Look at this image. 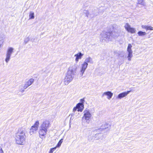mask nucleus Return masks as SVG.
I'll return each mask as SVG.
<instances>
[{"mask_svg": "<svg viewBox=\"0 0 153 153\" xmlns=\"http://www.w3.org/2000/svg\"><path fill=\"white\" fill-rule=\"evenodd\" d=\"M25 133L22 128H19L16 135L15 141L16 143L24 145L26 142Z\"/></svg>", "mask_w": 153, "mask_h": 153, "instance_id": "obj_1", "label": "nucleus"}, {"mask_svg": "<svg viewBox=\"0 0 153 153\" xmlns=\"http://www.w3.org/2000/svg\"><path fill=\"white\" fill-rule=\"evenodd\" d=\"M76 70V68H72V67H70L68 68V72L65 78L64 83L65 85L68 84L71 82L73 79V75Z\"/></svg>", "mask_w": 153, "mask_h": 153, "instance_id": "obj_2", "label": "nucleus"}, {"mask_svg": "<svg viewBox=\"0 0 153 153\" xmlns=\"http://www.w3.org/2000/svg\"><path fill=\"white\" fill-rule=\"evenodd\" d=\"M84 108V106L83 104L79 103L76 104V107L74 108L73 111L75 112L77 109L78 111L82 112L83 111Z\"/></svg>", "mask_w": 153, "mask_h": 153, "instance_id": "obj_3", "label": "nucleus"}, {"mask_svg": "<svg viewBox=\"0 0 153 153\" xmlns=\"http://www.w3.org/2000/svg\"><path fill=\"white\" fill-rule=\"evenodd\" d=\"M39 125V122L38 121H36L34 125L32 126L30 129V133H33L36 131L38 129Z\"/></svg>", "mask_w": 153, "mask_h": 153, "instance_id": "obj_4", "label": "nucleus"}, {"mask_svg": "<svg viewBox=\"0 0 153 153\" xmlns=\"http://www.w3.org/2000/svg\"><path fill=\"white\" fill-rule=\"evenodd\" d=\"M124 27L127 31L131 33H134L135 32L136 30L135 29L131 27L130 25L128 23L126 24Z\"/></svg>", "mask_w": 153, "mask_h": 153, "instance_id": "obj_5", "label": "nucleus"}, {"mask_svg": "<svg viewBox=\"0 0 153 153\" xmlns=\"http://www.w3.org/2000/svg\"><path fill=\"white\" fill-rule=\"evenodd\" d=\"M132 46L131 44H129L128 45V46L127 48V51L128 52V59L130 61L131 60V58L132 55V51L131 50V48Z\"/></svg>", "mask_w": 153, "mask_h": 153, "instance_id": "obj_6", "label": "nucleus"}, {"mask_svg": "<svg viewBox=\"0 0 153 153\" xmlns=\"http://www.w3.org/2000/svg\"><path fill=\"white\" fill-rule=\"evenodd\" d=\"M47 130L46 129L42 128L41 127V128L39 131V136L40 137L42 138L46 134Z\"/></svg>", "mask_w": 153, "mask_h": 153, "instance_id": "obj_7", "label": "nucleus"}, {"mask_svg": "<svg viewBox=\"0 0 153 153\" xmlns=\"http://www.w3.org/2000/svg\"><path fill=\"white\" fill-rule=\"evenodd\" d=\"M91 117V114L88 111L85 112L82 118H84L86 120H88Z\"/></svg>", "mask_w": 153, "mask_h": 153, "instance_id": "obj_8", "label": "nucleus"}, {"mask_svg": "<svg viewBox=\"0 0 153 153\" xmlns=\"http://www.w3.org/2000/svg\"><path fill=\"white\" fill-rule=\"evenodd\" d=\"M49 122L48 120H45L43 122L41 127L42 128L46 129L47 130V128L49 127Z\"/></svg>", "mask_w": 153, "mask_h": 153, "instance_id": "obj_9", "label": "nucleus"}, {"mask_svg": "<svg viewBox=\"0 0 153 153\" xmlns=\"http://www.w3.org/2000/svg\"><path fill=\"white\" fill-rule=\"evenodd\" d=\"M34 79L31 78L29 79L27 82L25 83L24 86V88L26 89L30 85H31L32 83L34 82Z\"/></svg>", "mask_w": 153, "mask_h": 153, "instance_id": "obj_10", "label": "nucleus"}, {"mask_svg": "<svg viewBox=\"0 0 153 153\" xmlns=\"http://www.w3.org/2000/svg\"><path fill=\"white\" fill-rule=\"evenodd\" d=\"M130 92V91H127V92H125L120 94L118 95L119 98L121 99L126 96Z\"/></svg>", "mask_w": 153, "mask_h": 153, "instance_id": "obj_11", "label": "nucleus"}, {"mask_svg": "<svg viewBox=\"0 0 153 153\" xmlns=\"http://www.w3.org/2000/svg\"><path fill=\"white\" fill-rule=\"evenodd\" d=\"M88 65L87 63L86 62H84L82 64V68L81 70V72L82 73V74L84 73L85 71L87 68Z\"/></svg>", "mask_w": 153, "mask_h": 153, "instance_id": "obj_12", "label": "nucleus"}, {"mask_svg": "<svg viewBox=\"0 0 153 153\" xmlns=\"http://www.w3.org/2000/svg\"><path fill=\"white\" fill-rule=\"evenodd\" d=\"M104 95H106L107 96L108 99H110L112 96L113 95V93L110 91H108L104 92L103 94V96Z\"/></svg>", "mask_w": 153, "mask_h": 153, "instance_id": "obj_13", "label": "nucleus"}, {"mask_svg": "<svg viewBox=\"0 0 153 153\" xmlns=\"http://www.w3.org/2000/svg\"><path fill=\"white\" fill-rule=\"evenodd\" d=\"M83 56V54H82L81 53H79L77 54H75V56H76L75 59L76 61L77 62L78 61L79 59L81 58L82 56Z\"/></svg>", "mask_w": 153, "mask_h": 153, "instance_id": "obj_14", "label": "nucleus"}, {"mask_svg": "<svg viewBox=\"0 0 153 153\" xmlns=\"http://www.w3.org/2000/svg\"><path fill=\"white\" fill-rule=\"evenodd\" d=\"M141 27L142 28L145 29L146 30H153V27L151 26L142 25L141 26Z\"/></svg>", "mask_w": 153, "mask_h": 153, "instance_id": "obj_15", "label": "nucleus"}, {"mask_svg": "<svg viewBox=\"0 0 153 153\" xmlns=\"http://www.w3.org/2000/svg\"><path fill=\"white\" fill-rule=\"evenodd\" d=\"M13 48H9L7 51V54L10 56L11 54L13 52Z\"/></svg>", "mask_w": 153, "mask_h": 153, "instance_id": "obj_16", "label": "nucleus"}, {"mask_svg": "<svg viewBox=\"0 0 153 153\" xmlns=\"http://www.w3.org/2000/svg\"><path fill=\"white\" fill-rule=\"evenodd\" d=\"M146 34L145 32H143L142 31H139L138 32V34L139 36H142L146 35Z\"/></svg>", "mask_w": 153, "mask_h": 153, "instance_id": "obj_17", "label": "nucleus"}, {"mask_svg": "<svg viewBox=\"0 0 153 153\" xmlns=\"http://www.w3.org/2000/svg\"><path fill=\"white\" fill-rule=\"evenodd\" d=\"M63 141V139H61L58 143L57 145L55 147H59L61 145Z\"/></svg>", "mask_w": 153, "mask_h": 153, "instance_id": "obj_18", "label": "nucleus"}, {"mask_svg": "<svg viewBox=\"0 0 153 153\" xmlns=\"http://www.w3.org/2000/svg\"><path fill=\"white\" fill-rule=\"evenodd\" d=\"M34 18V13L33 12H30L29 14V19H33Z\"/></svg>", "mask_w": 153, "mask_h": 153, "instance_id": "obj_19", "label": "nucleus"}, {"mask_svg": "<svg viewBox=\"0 0 153 153\" xmlns=\"http://www.w3.org/2000/svg\"><path fill=\"white\" fill-rule=\"evenodd\" d=\"M10 56L9 55H8L7 54V56L5 59V61L6 62H7L9 60L10 58Z\"/></svg>", "mask_w": 153, "mask_h": 153, "instance_id": "obj_20", "label": "nucleus"}, {"mask_svg": "<svg viewBox=\"0 0 153 153\" xmlns=\"http://www.w3.org/2000/svg\"><path fill=\"white\" fill-rule=\"evenodd\" d=\"M56 147L51 148V149L49 153H53V151L56 149Z\"/></svg>", "mask_w": 153, "mask_h": 153, "instance_id": "obj_21", "label": "nucleus"}, {"mask_svg": "<svg viewBox=\"0 0 153 153\" xmlns=\"http://www.w3.org/2000/svg\"><path fill=\"white\" fill-rule=\"evenodd\" d=\"M84 98L80 100V102H81V103H82L83 104L84 103Z\"/></svg>", "mask_w": 153, "mask_h": 153, "instance_id": "obj_22", "label": "nucleus"}, {"mask_svg": "<svg viewBox=\"0 0 153 153\" xmlns=\"http://www.w3.org/2000/svg\"><path fill=\"white\" fill-rule=\"evenodd\" d=\"M0 153H4L3 151L2 150V148L0 146Z\"/></svg>", "mask_w": 153, "mask_h": 153, "instance_id": "obj_23", "label": "nucleus"}]
</instances>
